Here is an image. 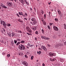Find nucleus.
Here are the masks:
<instances>
[{"mask_svg":"<svg viewBox=\"0 0 66 66\" xmlns=\"http://www.w3.org/2000/svg\"><path fill=\"white\" fill-rule=\"evenodd\" d=\"M21 45H19V48L20 50H24L25 49V46H24V45L21 44Z\"/></svg>","mask_w":66,"mask_h":66,"instance_id":"nucleus-1","label":"nucleus"},{"mask_svg":"<svg viewBox=\"0 0 66 66\" xmlns=\"http://www.w3.org/2000/svg\"><path fill=\"white\" fill-rule=\"evenodd\" d=\"M31 20L34 23H35L36 24L37 23V21L36 20V19L34 18H31Z\"/></svg>","mask_w":66,"mask_h":66,"instance_id":"nucleus-2","label":"nucleus"},{"mask_svg":"<svg viewBox=\"0 0 66 66\" xmlns=\"http://www.w3.org/2000/svg\"><path fill=\"white\" fill-rule=\"evenodd\" d=\"M41 48L42 50H43L45 51H47V49L46 48V47L42 45L41 46Z\"/></svg>","mask_w":66,"mask_h":66,"instance_id":"nucleus-3","label":"nucleus"},{"mask_svg":"<svg viewBox=\"0 0 66 66\" xmlns=\"http://www.w3.org/2000/svg\"><path fill=\"white\" fill-rule=\"evenodd\" d=\"M53 28L55 31H59V28L55 26H54L53 27Z\"/></svg>","mask_w":66,"mask_h":66,"instance_id":"nucleus-4","label":"nucleus"},{"mask_svg":"<svg viewBox=\"0 0 66 66\" xmlns=\"http://www.w3.org/2000/svg\"><path fill=\"white\" fill-rule=\"evenodd\" d=\"M22 64L25 66H27L28 65V63L26 61H23L22 63Z\"/></svg>","mask_w":66,"mask_h":66,"instance_id":"nucleus-5","label":"nucleus"},{"mask_svg":"<svg viewBox=\"0 0 66 66\" xmlns=\"http://www.w3.org/2000/svg\"><path fill=\"white\" fill-rule=\"evenodd\" d=\"M3 27H4V28H6V24H5V21H3Z\"/></svg>","mask_w":66,"mask_h":66,"instance_id":"nucleus-6","label":"nucleus"},{"mask_svg":"<svg viewBox=\"0 0 66 66\" xmlns=\"http://www.w3.org/2000/svg\"><path fill=\"white\" fill-rule=\"evenodd\" d=\"M7 5H8V6H10V7H11L12 6V4H11V2H8Z\"/></svg>","mask_w":66,"mask_h":66,"instance_id":"nucleus-7","label":"nucleus"},{"mask_svg":"<svg viewBox=\"0 0 66 66\" xmlns=\"http://www.w3.org/2000/svg\"><path fill=\"white\" fill-rule=\"evenodd\" d=\"M50 59L51 61H52V62H53L56 60V59L54 57L52 58H50Z\"/></svg>","mask_w":66,"mask_h":66,"instance_id":"nucleus-8","label":"nucleus"},{"mask_svg":"<svg viewBox=\"0 0 66 66\" xmlns=\"http://www.w3.org/2000/svg\"><path fill=\"white\" fill-rule=\"evenodd\" d=\"M37 29V26H33L32 27V30H34V31H35V30H36Z\"/></svg>","mask_w":66,"mask_h":66,"instance_id":"nucleus-9","label":"nucleus"},{"mask_svg":"<svg viewBox=\"0 0 66 66\" xmlns=\"http://www.w3.org/2000/svg\"><path fill=\"white\" fill-rule=\"evenodd\" d=\"M30 26H34V25H35V24H36L34 23L33 22H32V21H31L30 22Z\"/></svg>","mask_w":66,"mask_h":66,"instance_id":"nucleus-10","label":"nucleus"},{"mask_svg":"<svg viewBox=\"0 0 66 66\" xmlns=\"http://www.w3.org/2000/svg\"><path fill=\"white\" fill-rule=\"evenodd\" d=\"M23 16L24 17H28V14L26 13H25L23 15Z\"/></svg>","mask_w":66,"mask_h":66,"instance_id":"nucleus-11","label":"nucleus"},{"mask_svg":"<svg viewBox=\"0 0 66 66\" xmlns=\"http://www.w3.org/2000/svg\"><path fill=\"white\" fill-rule=\"evenodd\" d=\"M27 32H28V33H31L32 32V30L31 29H30L29 30H28L27 31Z\"/></svg>","mask_w":66,"mask_h":66,"instance_id":"nucleus-12","label":"nucleus"},{"mask_svg":"<svg viewBox=\"0 0 66 66\" xmlns=\"http://www.w3.org/2000/svg\"><path fill=\"white\" fill-rule=\"evenodd\" d=\"M48 55L50 56H52V53L50 52L48 53Z\"/></svg>","mask_w":66,"mask_h":66,"instance_id":"nucleus-13","label":"nucleus"},{"mask_svg":"<svg viewBox=\"0 0 66 66\" xmlns=\"http://www.w3.org/2000/svg\"><path fill=\"white\" fill-rule=\"evenodd\" d=\"M19 55H21V56H22L23 55V53L20 52L19 53Z\"/></svg>","mask_w":66,"mask_h":66,"instance_id":"nucleus-14","label":"nucleus"},{"mask_svg":"<svg viewBox=\"0 0 66 66\" xmlns=\"http://www.w3.org/2000/svg\"><path fill=\"white\" fill-rule=\"evenodd\" d=\"M30 27H29V26H27L26 27V30H27V31L28 30H29L30 29Z\"/></svg>","mask_w":66,"mask_h":66,"instance_id":"nucleus-15","label":"nucleus"},{"mask_svg":"<svg viewBox=\"0 0 66 66\" xmlns=\"http://www.w3.org/2000/svg\"><path fill=\"white\" fill-rule=\"evenodd\" d=\"M40 12V13H41V14H42V15H43V14H44V11H43L42 10H41Z\"/></svg>","mask_w":66,"mask_h":66,"instance_id":"nucleus-16","label":"nucleus"},{"mask_svg":"<svg viewBox=\"0 0 66 66\" xmlns=\"http://www.w3.org/2000/svg\"><path fill=\"white\" fill-rule=\"evenodd\" d=\"M19 1H20L21 3L22 4H23V3H24V1H23V0H19Z\"/></svg>","mask_w":66,"mask_h":66,"instance_id":"nucleus-17","label":"nucleus"},{"mask_svg":"<svg viewBox=\"0 0 66 66\" xmlns=\"http://www.w3.org/2000/svg\"><path fill=\"white\" fill-rule=\"evenodd\" d=\"M19 15H22V16H23V14L22 13V12H19Z\"/></svg>","mask_w":66,"mask_h":66,"instance_id":"nucleus-18","label":"nucleus"},{"mask_svg":"<svg viewBox=\"0 0 66 66\" xmlns=\"http://www.w3.org/2000/svg\"><path fill=\"white\" fill-rule=\"evenodd\" d=\"M42 22H43V24L44 25H46V22L45 21H43Z\"/></svg>","mask_w":66,"mask_h":66,"instance_id":"nucleus-19","label":"nucleus"},{"mask_svg":"<svg viewBox=\"0 0 66 66\" xmlns=\"http://www.w3.org/2000/svg\"><path fill=\"white\" fill-rule=\"evenodd\" d=\"M41 31L43 34H44L45 33V31H44V30L43 29H42Z\"/></svg>","mask_w":66,"mask_h":66,"instance_id":"nucleus-20","label":"nucleus"},{"mask_svg":"<svg viewBox=\"0 0 66 66\" xmlns=\"http://www.w3.org/2000/svg\"><path fill=\"white\" fill-rule=\"evenodd\" d=\"M40 20H41V21H42L43 22V21H44V19L43 18H41L40 19Z\"/></svg>","mask_w":66,"mask_h":66,"instance_id":"nucleus-21","label":"nucleus"},{"mask_svg":"<svg viewBox=\"0 0 66 66\" xmlns=\"http://www.w3.org/2000/svg\"><path fill=\"white\" fill-rule=\"evenodd\" d=\"M55 20L56 21V22H57L59 21V19L57 18H56L55 19Z\"/></svg>","mask_w":66,"mask_h":66,"instance_id":"nucleus-22","label":"nucleus"},{"mask_svg":"<svg viewBox=\"0 0 66 66\" xmlns=\"http://www.w3.org/2000/svg\"><path fill=\"white\" fill-rule=\"evenodd\" d=\"M52 55V56H56V53H53Z\"/></svg>","mask_w":66,"mask_h":66,"instance_id":"nucleus-23","label":"nucleus"},{"mask_svg":"<svg viewBox=\"0 0 66 66\" xmlns=\"http://www.w3.org/2000/svg\"><path fill=\"white\" fill-rule=\"evenodd\" d=\"M2 7H3V8H4V9H7V7L4 5H3V6Z\"/></svg>","mask_w":66,"mask_h":66,"instance_id":"nucleus-24","label":"nucleus"},{"mask_svg":"<svg viewBox=\"0 0 66 66\" xmlns=\"http://www.w3.org/2000/svg\"><path fill=\"white\" fill-rule=\"evenodd\" d=\"M34 59V56H31V60H33Z\"/></svg>","mask_w":66,"mask_h":66,"instance_id":"nucleus-25","label":"nucleus"},{"mask_svg":"<svg viewBox=\"0 0 66 66\" xmlns=\"http://www.w3.org/2000/svg\"><path fill=\"white\" fill-rule=\"evenodd\" d=\"M4 5H3V4L2 3H1L0 4V6H2V7H3V6Z\"/></svg>","mask_w":66,"mask_h":66,"instance_id":"nucleus-26","label":"nucleus"},{"mask_svg":"<svg viewBox=\"0 0 66 66\" xmlns=\"http://www.w3.org/2000/svg\"><path fill=\"white\" fill-rule=\"evenodd\" d=\"M44 19H46V14H44Z\"/></svg>","mask_w":66,"mask_h":66,"instance_id":"nucleus-27","label":"nucleus"},{"mask_svg":"<svg viewBox=\"0 0 66 66\" xmlns=\"http://www.w3.org/2000/svg\"><path fill=\"white\" fill-rule=\"evenodd\" d=\"M20 43L22 44H23V43H25V42L24 41L22 40L21 42Z\"/></svg>","mask_w":66,"mask_h":66,"instance_id":"nucleus-28","label":"nucleus"},{"mask_svg":"<svg viewBox=\"0 0 66 66\" xmlns=\"http://www.w3.org/2000/svg\"><path fill=\"white\" fill-rule=\"evenodd\" d=\"M61 64V63L59 62L57 63V65L58 66H60Z\"/></svg>","mask_w":66,"mask_h":66,"instance_id":"nucleus-29","label":"nucleus"},{"mask_svg":"<svg viewBox=\"0 0 66 66\" xmlns=\"http://www.w3.org/2000/svg\"><path fill=\"white\" fill-rule=\"evenodd\" d=\"M17 41H19V42H20L21 41V39H17Z\"/></svg>","mask_w":66,"mask_h":66,"instance_id":"nucleus-30","label":"nucleus"},{"mask_svg":"<svg viewBox=\"0 0 66 66\" xmlns=\"http://www.w3.org/2000/svg\"><path fill=\"white\" fill-rule=\"evenodd\" d=\"M27 34L28 35H32V34H31V33H29L28 32H27Z\"/></svg>","mask_w":66,"mask_h":66,"instance_id":"nucleus-31","label":"nucleus"},{"mask_svg":"<svg viewBox=\"0 0 66 66\" xmlns=\"http://www.w3.org/2000/svg\"><path fill=\"white\" fill-rule=\"evenodd\" d=\"M20 44V42H19L17 43L16 44V46H18V45H19V44Z\"/></svg>","mask_w":66,"mask_h":66,"instance_id":"nucleus-32","label":"nucleus"},{"mask_svg":"<svg viewBox=\"0 0 66 66\" xmlns=\"http://www.w3.org/2000/svg\"><path fill=\"white\" fill-rule=\"evenodd\" d=\"M47 28L48 29H49V30H50L51 29V28H50V26L49 25H48L47 26Z\"/></svg>","mask_w":66,"mask_h":66,"instance_id":"nucleus-33","label":"nucleus"},{"mask_svg":"<svg viewBox=\"0 0 66 66\" xmlns=\"http://www.w3.org/2000/svg\"><path fill=\"white\" fill-rule=\"evenodd\" d=\"M12 37H13V36H14L15 35V34L14 33H12Z\"/></svg>","mask_w":66,"mask_h":66,"instance_id":"nucleus-34","label":"nucleus"},{"mask_svg":"<svg viewBox=\"0 0 66 66\" xmlns=\"http://www.w3.org/2000/svg\"><path fill=\"white\" fill-rule=\"evenodd\" d=\"M64 29H66V24H64Z\"/></svg>","mask_w":66,"mask_h":66,"instance_id":"nucleus-35","label":"nucleus"},{"mask_svg":"<svg viewBox=\"0 0 66 66\" xmlns=\"http://www.w3.org/2000/svg\"><path fill=\"white\" fill-rule=\"evenodd\" d=\"M7 27H10V26H11V24L10 23H8L7 24Z\"/></svg>","mask_w":66,"mask_h":66,"instance_id":"nucleus-36","label":"nucleus"},{"mask_svg":"<svg viewBox=\"0 0 66 66\" xmlns=\"http://www.w3.org/2000/svg\"><path fill=\"white\" fill-rule=\"evenodd\" d=\"M38 54H40V53H41V51H39V52H37Z\"/></svg>","mask_w":66,"mask_h":66,"instance_id":"nucleus-37","label":"nucleus"},{"mask_svg":"<svg viewBox=\"0 0 66 66\" xmlns=\"http://www.w3.org/2000/svg\"><path fill=\"white\" fill-rule=\"evenodd\" d=\"M45 40H49V39H50V38L48 37H46L45 38Z\"/></svg>","mask_w":66,"mask_h":66,"instance_id":"nucleus-38","label":"nucleus"},{"mask_svg":"<svg viewBox=\"0 0 66 66\" xmlns=\"http://www.w3.org/2000/svg\"><path fill=\"white\" fill-rule=\"evenodd\" d=\"M11 44L12 45V46L14 45V42H11Z\"/></svg>","mask_w":66,"mask_h":66,"instance_id":"nucleus-39","label":"nucleus"},{"mask_svg":"<svg viewBox=\"0 0 66 66\" xmlns=\"http://www.w3.org/2000/svg\"><path fill=\"white\" fill-rule=\"evenodd\" d=\"M18 20L19 22H22V21L20 19H19Z\"/></svg>","mask_w":66,"mask_h":66,"instance_id":"nucleus-40","label":"nucleus"},{"mask_svg":"<svg viewBox=\"0 0 66 66\" xmlns=\"http://www.w3.org/2000/svg\"><path fill=\"white\" fill-rule=\"evenodd\" d=\"M24 56L26 58H27V59L28 58V56H27V55H25Z\"/></svg>","mask_w":66,"mask_h":66,"instance_id":"nucleus-41","label":"nucleus"},{"mask_svg":"<svg viewBox=\"0 0 66 66\" xmlns=\"http://www.w3.org/2000/svg\"><path fill=\"white\" fill-rule=\"evenodd\" d=\"M58 13H59V14H60L61 13V11H60V10H58Z\"/></svg>","mask_w":66,"mask_h":66,"instance_id":"nucleus-42","label":"nucleus"},{"mask_svg":"<svg viewBox=\"0 0 66 66\" xmlns=\"http://www.w3.org/2000/svg\"><path fill=\"white\" fill-rule=\"evenodd\" d=\"M17 40H14V42L15 44H16V43H17Z\"/></svg>","mask_w":66,"mask_h":66,"instance_id":"nucleus-43","label":"nucleus"},{"mask_svg":"<svg viewBox=\"0 0 66 66\" xmlns=\"http://www.w3.org/2000/svg\"><path fill=\"white\" fill-rule=\"evenodd\" d=\"M35 34H37V35H38V31H36L35 32Z\"/></svg>","mask_w":66,"mask_h":66,"instance_id":"nucleus-44","label":"nucleus"},{"mask_svg":"<svg viewBox=\"0 0 66 66\" xmlns=\"http://www.w3.org/2000/svg\"><path fill=\"white\" fill-rule=\"evenodd\" d=\"M24 19L25 20H28V18H27V17L25 18H24Z\"/></svg>","mask_w":66,"mask_h":66,"instance_id":"nucleus-45","label":"nucleus"},{"mask_svg":"<svg viewBox=\"0 0 66 66\" xmlns=\"http://www.w3.org/2000/svg\"><path fill=\"white\" fill-rule=\"evenodd\" d=\"M53 24V23H50V26H52Z\"/></svg>","mask_w":66,"mask_h":66,"instance_id":"nucleus-46","label":"nucleus"},{"mask_svg":"<svg viewBox=\"0 0 66 66\" xmlns=\"http://www.w3.org/2000/svg\"><path fill=\"white\" fill-rule=\"evenodd\" d=\"M16 15L17 16H18V17H20V16H19V15L18 14V13H16Z\"/></svg>","mask_w":66,"mask_h":66,"instance_id":"nucleus-47","label":"nucleus"},{"mask_svg":"<svg viewBox=\"0 0 66 66\" xmlns=\"http://www.w3.org/2000/svg\"><path fill=\"white\" fill-rule=\"evenodd\" d=\"M61 60L62 61V62H63V61H65V59H61Z\"/></svg>","mask_w":66,"mask_h":66,"instance_id":"nucleus-48","label":"nucleus"},{"mask_svg":"<svg viewBox=\"0 0 66 66\" xmlns=\"http://www.w3.org/2000/svg\"><path fill=\"white\" fill-rule=\"evenodd\" d=\"M3 21H1V24H2V23H3Z\"/></svg>","mask_w":66,"mask_h":66,"instance_id":"nucleus-49","label":"nucleus"},{"mask_svg":"<svg viewBox=\"0 0 66 66\" xmlns=\"http://www.w3.org/2000/svg\"><path fill=\"white\" fill-rule=\"evenodd\" d=\"M35 40H37V38L36 37L35 38Z\"/></svg>","mask_w":66,"mask_h":66,"instance_id":"nucleus-50","label":"nucleus"},{"mask_svg":"<svg viewBox=\"0 0 66 66\" xmlns=\"http://www.w3.org/2000/svg\"><path fill=\"white\" fill-rule=\"evenodd\" d=\"M18 32L19 33H22V31H21L19 30L18 31Z\"/></svg>","mask_w":66,"mask_h":66,"instance_id":"nucleus-51","label":"nucleus"},{"mask_svg":"<svg viewBox=\"0 0 66 66\" xmlns=\"http://www.w3.org/2000/svg\"><path fill=\"white\" fill-rule=\"evenodd\" d=\"M28 45L29 47H31V46L30 45V43H28Z\"/></svg>","mask_w":66,"mask_h":66,"instance_id":"nucleus-52","label":"nucleus"},{"mask_svg":"<svg viewBox=\"0 0 66 66\" xmlns=\"http://www.w3.org/2000/svg\"><path fill=\"white\" fill-rule=\"evenodd\" d=\"M7 56L8 57H9L10 56V54H8L7 55Z\"/></svg>","mask_w":66,"mask_h":66,"instance_id":"nucleus-53","label":"nucleus"},{"mask_svg":"<svg viewBox=\"0 0 66 66\" xmlns=\"http://www.w3.org/2000/svg\"><path fill=\"white\" fill-rule=\"evenodd\" d=\"M9 36L10 37H11V36H12L11 35V34H9Z\"/></svg>","mask_w":66,"mask_h":66,"instance_id":"nucleus-54","label":"nucleus"},{"mask_svg":"<svg viewBox=\"0 0 66 66\" xmlns=\"http://www.w3.org/2000/svg\"><path fill=\"white\" fill-rule=\"evenodd\" d=\"M42 66H46V65H45V64H44V63H43L42 64Z\"/></svg>","mask_w":66,"mask_h":66,"instance_id":"nucleus-55","label":"nucleus"},{"mask_svg":"<svg viewBox=\"0 0 66 66\" xmlns=\"http://www.w3.org/2000/svg\"><path fill=\"white\" fill-rule=\"evenodd\" d=\"M26 3L27 5H29V3L27 2H26Z\"/></svg>","mask_w":66,"mask_h":66,"instance_id":"nucleus-56","label":"nucleus"},{"mask_svg":"<svg viewBox=\"0 0 66 66\" xmlns=\"http://www.w3.org/2000/svg\"><path fill=\"white\" fill-rule=\"evenodd\" d=\"M47 46H48V47H50L51 46L49 44H48Z\"/></svg>","mask_w":66,"mask_h":66,"instance_id":"nucleus-57","label":"nucleus"},{"mask_svg":"<svg viewBox=\"0 0 66 66\" xmlns=\"http://www.w3.org/2000/svg\"><path fill=\"white\" fill-rule=\"evenodd\" d=\"M46 37L44 36L43 38V39H45Z\"/></svg>","mask_w":66,"mask_h":66,"instance_id":"nucleus-58","label":"nucleus"},{"mask_svg":"<svg viewBox=\"0 0 66 66\" xmlns=\"http://www.w3.org/2000/svg\"><path fill=\"white\" fill-rule=\"evenodd\" d=\"M39 50H42L41 48H38Z\"/></svg>","mask_w":66,"mask_h":66,"instance_id":"nucleus-59","label":"nucleus"},{"mask_svg":"<svg viewBox=\"0 0 66 66\" xmlns=\"http://www.w3.org/2000/svg\"><path fill=\"white\" fill-rule=\"evenodd\" d=\"M24 1L25 2H27V0H24Z\"/></svg>","mask_w":66,"mask_h":66,"instance_id":"nucleus-60","label":"nucleus"},{"mask_svg":"<svg viewBox=\"0 0 66 66\" xmlns=\"http://www.w3.org/2000/svg\"><path fill=\"white\" fill-rule=\"evenodd\" d=\"M3 30L4 32H5V29H3Z\"/></svg>","mask_w":66,"mask_h":66,"instance_id":"nucleus-61","label":"nucleus"},{"mask_svg":"<svg viewBox=\"0 0 66 66\" xmlns=\"http://www.w3.org/2000/svg\"><path fill=\"white\" fill-rule=\"evenodd\" d=\"M44 37H43V36H41V38L42 39H43Z\"/></svg>","mask_w":66,"mask_h":66,"instance_id":"nucleus-62","label":"nucleus"},{"mask_svg":"<svg viewBox=\"0 0 66 66\" xmlns=\"http://www.w3.org/2000/svg\"><path fill=\"white\" fill-rule=\"evenodd\" d=\"M1 32L2 33H3V30H1Z\"/></svg>","mask_w":66,"mask_h":66,"instance_id":"nucleus-63","label":"nucleus"},{"mask_svg":"<svg viewBox=\"0 0 66 66\" xmlns=\"http://www.w3.org/2000/svg\"><path fill=\"white\" fill-rule=\"evenodd\" d=\"M34 46V45H30V46H31V47H32V46Z\"/></svg>","mask_w":66,"mask_h":66,"instance_id":"nucleus-64","label":"nucleus"}]
</instances>
